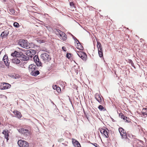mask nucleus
Segmentation results:
<instances>
[{
	"instance_id": "obj_1",
	"label": "nucleus",
	"mask_w": 147,
	"mask_h": 147,
	"mask_svg": "<svg viewBox=\"0 0 147 147\" xmlns=\"http://www.w3.org/2000/svg\"><path fill=\"white\" fill-rule=\"evenodd\" d=\"M40 57L42 61L45 63H47L51 60V56L46 53L42 54Z\"/></svg>"
},
{
	"instance_id": "obj_2",
	"label": "nucleus",
	"mask_w": 147,
	"mask_h": 147,
	"mask_svg": "<svg viewBox=\"0 0 147 147\" xmlns=\"http://www.w3.org/2000/svg\"><path fill=\"white\" fill-rule=\"evenodd\" d=\"M18 44L22 47L26 49H29V42L26 40L20 39L18 41Z\"/></svg>"
},
{
	"instance_id": "obj_3",
	"label": "nucleus",
	"mask_w": 147,
	"mask_h": 147,
	"mask_svg": "<svg viewBox=\"0 0 147 147\" xmlns=\"http://www.w3.org/2000/svg\"><path fill=\"white\" fill-rule=\"evenodd\" d=\"M18 144L20 147H28L29 146V143L27 141L21 140L18 141Z\"/></svg>"
},
{
	"instance_id": "obj_4",
	"label": "nucleus",
	"mask_w": 147,
	"mask_h": 147,
	"mask_svg": "<svg viewBox=\"0 0 147 147\" xmlns=\"http://www.w3.org/2000/svg\"><path fill=\"white\" fill-rule=\"evenodd\" d=\"M77 53L78 55L83 61H86V60L87 56L85 53L82 51H78Z\"/></svg>"
},
{
	"instance_id": "obj_5",
	"label": "nucleus",
	"mask_w": 147,
	"mask_h": 147,
	"mask_svg": "<svg viewBox=\"0 0 147 147\" xmlns=\"http://www.w3.org/2000/svg\"><path fill=\"white\" fill-rule=\"evenodd\" d=\"M97 46L98 49V55L99 57H103V55L101 45L100 42H97Z\"/></svg>"
},
{
	"instance_id": "obj_6",
	"label": "nucleus",
	"mask_w": 147,
	"mask_h": 147,
	"mask_svg": "<svg viewBox=\"0 0 147 147\" xmlns=\"http://www.w3.org/2000/svg\"><path fill=\"white\" fill-rule=\"evenodd\" d=\"M18 130L19 133L24 134V135L25 136H28L30 134V131L28 129L24 128H21L18 129Z\"/></svg>"
},
{
	"instance_id": "obj_7",
	"label": "nucleus",
	"mask_w": 147,
	"mask_h": 147,
	"mask_svg": "<svg viewBox=\"0 0 147 147\" xmlns=\"http://www.w3.org/2000/svg\"><path fill=\"white\" fill-rule=\"evenodd\" d=\"M35 50L33 49H30L28 50L26 52L27 55L29 57L32 58L36 53Z\"/></svg>"
},
{
	"instance_id": "obj_8",
	"label": "nucleus",
	"mask_w": 147,
	"mask_h": 147,
	"mask_svg": "<svg viewBox=\"0 0 147 147\" xmlns=\"http://www.w3.org/2000/svg\"><path fill=\"white\" fill-rule=\"evenodd\" d=\"M19 57L21 58V59L22 60L26 61L29 59V57L27 55H24L23 53L20 52V55H19Z\"/></svg>"
},
{
	"instance_id": "obj_9",
	"label": "nucleus",
	"mask_w": 147,
	"mask_h": 147,
	"mask_svg": "<svg viewBox=\"0 0 147 147\" xmlns=\"http://www.w3.org/2000/svg\"><path fill=\"white\" fill-rule=\"evenodd\" d=\"M59 34V35L60 38L63 40L66 39V36L65 34L63 32L59 30L58 31Z\"/></svg>"
},
{
	"instance_id": "obj_10",
	"label": "nucleus",
	"mask_w": 147,
	"mask_h": 147,
	"mask_svg": "<svg viewBox=\"0 0 147 147\" xmlns=\"http://www.w3.org/2000/svg\"><path fill=\"white\" fill-rule=\"evenodd\" d=\"M34 61L37 66H40L42 65V63L39 59L37 55H35L33 57Z\"/></svg>"
},
{
	"instance_id": "obj_11",
	"label": "nucleus",
	"mask_w": 147,
	"mask_h": 147,
	"mask_svg": "<svg viewBox=\"0 0 147 147\" xmlns=\"http://www.w3.org/2000/svg\"><path fill=\"white\" fill-rule=\"evenodd\" d=\"M119 132L120 133L121 136L123 138H125L126 137V134L125 131L122 127H120L119 129Z\"/></svg>"
},
{
	"instance_id": "obj_12",
	"label": "nucleus",
	"mask_w": 147,
	"mask_h": 147,
	"mask_svg": "<svg viewBox=\"0 0 147 147\" xmlns=\"http://www.w3.org/2000/svg\"><path fill=\"white\" fill-rule=\"evenodd\" d=\"M3 60L4 61L5 64L7 66H9V63L8 62V57L6 55L4 56Z\"/></svg>"
},
{
	"instance_id": "obj_13",
	"label": "nucleus",
	"mask_w": 147,
	"mask_h": 147,
	"mask_svg": "<svg viewBox=\"0 0 147 147\" xmlns=\"http://www.w3.org/2000/svg\"><path fill=\"white\" fill-rule=\"evenodd\" d=\"M9 33V31L8 30H5L2 32L1 34V36L2 37V39L5 38L7 36Z\"/></svg>"
},
{
	"instance_id": "obj_14",
	"label": "nucleus",
	"mask_w": 147,
	"mask_h": 147,
	"mask_svg": "<svg viewBox=\"0 0 147 147\" xmlns=\"http://www.w3.org/2000/svg\"><path fill=\"white\" fill-rule=\"evenodd\" d=\"M11 86V85L10 84L6 83H4L3 84V86H2L1 89L4 90L7 89L9 88Z\"/></svg>"
},
{
	"instance_id": "obj_15",
	"label": "nucleus",
	"mask_w": 147,
	"mask_h": 147,
	"mask_svg": "<svg viewBox=\"0 0 147 147\" xmlns=\"http://www.w3.org/2000/svg\"><path fill=\"white\" fill-rule=\"evenodd\" d=\"M29 71L31 72L32 71L36 69V66L34 64L30 65L29 66Z\"/></svg>"
},
{
	"instance_id": "obj_16",
	"label": "nucleus",
	"mask_w": 147,
	"mask_h": 147,
	"mask_svg": "<svg viewBox=\"0 0 147 147\" xmlns=\"http://www.w3.org/2000/svg\"><path fill=\"white\" fill-rule=\"evenodd\" d=\"M11 62L16 64H19L20 62V60L17 57H15L11 59Z\"/></svg>"
},
{
	"instance_id": "obj_17",
	"label": "nucleus",
	"mask_w": 147,
	"mask_h": 147,
	"mask_svg": "<svg viewBox=\"0 0 147 147\" xmlns=\"http://www.w3.org/2000/svg\"><path fill=\"white\" fill-rule=\"evenodd\" d=\"M40 72L39 71L36 69L34 71H32L31 72H30V74L34 76H36L38 75L39 74Z\"/></svg>"
},
{
	"instance_id": "obj_18",
	"label": "nucleus",
	"mask_w": 147,
	"mask_h": 147,
	"mask_svg": "<svg viewBox=\"0 0 147 147\" xmlns=\"http://www.w3.org/2000/svg\"><path fill=\"white\" fill-rule=\"evenodd\" d=\"M20 52H18L16 51H15L13 53H12L11 55L13 57V58L15 57H19V55H20Z\"/></svg>"
},
{
	"instance_id": "obj_19",
	"label": "nucleus",
	"mask_w": 147,
	"mask_h": 147,
	"mask_svg": "<svg viewBox=\"0 0 147 147\" xmlns=\"http://www.w3.org/2000/svg\"><path fill=\"white\" fill-rule=\"evenodd\" d=\"M14 114L17 116L18 118H20L22 117V115L20 112L17 111H15L13 112Z\"/></svg>"
},
{
	"instance_id": "obj_20",
	"label": "nucleus",
	"mask_w": 147,
	"mask_h": 147,
	"mask_svg": "<svg viewBox=\"0 0 147 147\" xmlns=\"http://www.w3.org/2000/svg\"><path fill=\"white\" fill-rule=\"evenodd\" d=\"M95 98L99 102H101V99L99 94L98 93H96L95 94Z\"/></svg>"
},
{
	"instance_id": "obj_21",
	"label": "nucleus",
	"mask_w": 147,
	"mask_h": 147,
	"mask_svg": "<svg viewBox=\"0 0 147 147\" xmlns=\"http://www.w3.org/2000/svg\"><path fill=\"white\" fill-rule=\"evenodd\" d=\"M2 133L4 134L5 138L6 139L7 141L8 140V137L9 136L8 132L5 130H4Z\"/></svg>"
},
{
	"instance_id": "obj_22",
	"label": "nucleus",
	"mask_w": 147,
	"mask_h": 147,
	"mask_svg": "<svg viewBox=\"0 0 147 147\" xmlns=\"http://www.w3.org/2000/svg\"><path fill=\"white\" fill-rule=\"evenodd\" d=\"M142 113L143 115H147V107L146 108H143Z\"/></svg>"
},
{
	"instance_id": "obj_23",
	"label": "nucleus",
	"mask_w": 147,
	"mask_h": 147,
	"mask_svg": "<svg viewBox=\"0 0 147 147\" xmlns=\"http://www.w3.org/2000/svg\"><path fill=\"white\" fill-rule=\"evenodd\" d=\"M77 46L79 47V49L81 50H83V47L82 45L80 42L77 43Z\"/></svg>"
},
{
	"instance_id": "obj_24",
	"label": "nucleus",
	"mask_w": 147,
	"mask_h": 147,
	"mask_svg": "<svg viewBox=\"0 0 147 147\" xmlns=\"http://www.w3.org/2000/svg\"><path fill=\"white\" fill-rule=\"evenodd\" d=\"M9 11L11 14L14 15L15 13V10L13 9H9Z\"/></svg>"
},
{
	"instance_id": "obj_25",
	"label": "nucleus",
	"mask_w": 147,
	"mask_h": 147,
	"mask_svg": "<svg viewBox=\"0 0 147 147\" xmlns=\"http://www.w3.org/2000/svg\"><path fill=\"white\" fill-rule=\"evenodd\" d=\"M29 47V49L30 48H34L35 45L34 44L32 43H29V45H28Z\"/></svg>"
},
{
	"instance_id": "obj_26",
	"label": "nucleus",
	"mask_w": 147,
	"mask_h": 147,
	"mask_svg": "<svg viewBox=\"0 0 147 147\" xmlns=\"http://www.w3.org/2000/svg\"><path fill=\"white\" fill-rule=\"evenodd\" d=\"M98 108L101 111L102 110L104 111L105 110V109L104 107H103L101 105H100L98 107Z\"/></svg>"
},
{
	"instance_id": "obj_27",
	"label": "nucleus",
	"mask_w": 147,
	"mask_h": 147,
	"mask_svg": "<svg viewBox=\"0 0 147 147\" xmlns=\"http://www.w3.org/2000/svg\"><path fill=\"white\" fill-rule=\"evenodd\" d=\"M119 117H120L121 119H123L124 120L125 119V118L126 117H125L123 115V114L122 113H121L119 114Z\"/></svg>"
},
{
	"instance_id": "obj_28",
	"label": "nucleus",
	"mask_w": 147,
	"mask_h": 147,
	"mask_svg": "<svg viewBox=\"0 0 147 147\" xmlns=\"http://www.w3.org/2000/svg\"><path fill=\"white\" fill-rule=\"evenodd\" d=\"M5 66L4 65L3 62L2 61H0V69L1 68H4Z\"/></svg>"
},
{
	"instance_id": "obj_29",
	"label": "nucleus",
	"mask_w": 147,
	"mask_h": 147,
	"mask_svg": "<svg viewBox=\"0 0 147 147\" xmlns=\"http://www.w3.org/2000/svg\"><path fill=\"white\" fill-rule=\"evenodd\" d=\"M104 132V135L105 136L106 138H108L109 137V136L108 134V132L105 129V132Z\"/></svg>"
},
{
	"instance_id": "obj_30",
	"label": "nucleus",
	"mask_w": 147,
	"mask_h": 147,
	"mask_svg": "<svg viewBox=\"0 0 147 147\" xmlns=\"http://www.w3.org/2000/svg\"><path fill=\"white\" fill-rule=\"evenodd\" d=\"M13 25L14 27L16 28H18L19 26V24L16 22L14 23Z\"/></svg>"
},
{
	"instance_id": "obj_31",
	"label": "nucleus",
	"mask_w": 147,
	"mask_h": 147,
	"mask_svg": "<svg viewBox=\"0 0 147 147\" xmlns=\"http://www.w3.org/2000/svg\"><path fill=\"white\" fill-rule=\"evenodd\" d=\"M105 129L101 128L100 129V131L102 134H104V132H105Z\"/></svg>"
},
{
	"instance_id": "obj_32",
	"label": "nucleus",
	"mask_w": 147,
	"mask_h": 147,
	"mask_svg": "<svg viewBox=\"0 0 147 147\" xmlns=\"http://www.w3.org/2000/svg\"><path fill=\"white\" fill-rule=\"evenodd\" d=\"M75 143L76 144L77 146L78 147H80V145L78 141H76Z\"/></svg>"
},
{
	"instance_id": "obj_33",
	"label": "nucleus",
	"mask_w": 147,
	"mask_h": 147,
	"mask_svg": "<svg viewBox=\"0 0 147 147\" xmlns=\"http://www.w3.org/2000/svg\"><path fill=\"white\" fill-rule=\"evenodd\" d=\"M72 36H73V38L74 39L75 41L76 42H78V43H79L80 42L78 40L75 36H74L72 35Z\"/></svg>"
},
{
	"instance_id": "obj_34",
	"label": "nucleus",
	"mask_w": 147,
	"mask_h": 147,
	"mask_svg": "<svg viewBox=\"0 0 147 147\" xmlns=\"http://www.w3.org/2000/svg\"><path fill=\"white\" fill-rule=\"evenodd\" d=\"M56 90L58 93H59L61 91V88L59 87H57Z\"/></svg>"
},
{
	"instance_id": "obj_35",
	"label": "nucleus",
	"mask_w": 147,
	"mask_h": 147,
	"mask_svg": "<svg viewBox=\"0 0 147 147\" xmlns=\"http://www.w3.org/2000/svg\"><path fill=\"white\" fill-rule=\"evenodd\" d=\"M71 54L69 53H67L66 54V57L68 58H69L71 57Z\"/></svg>"
},
{
	"instance_id": "obj_36",
	"label": "nucleus",
	"mask_w": 147,
	"mask_h": 147,
	"mask_svg": "<svg viewBox=\"0 0 147 147\" xmlns=\"http://www.w3.org/2000/svg\"><path fill=\"white\" fill-rule=\"evenodd\" d=\"M9 76H10V77H11V78H16L15 77V76L14 75H12L11 74H9L8 75Z\"/></svg>"
},
{
	"instance_id": "obj_37",
	"label": "nucleus",
	"mask_w": 147,
	"mask_h": 147,
	"mask_svg": "<svg viewBox=\"0 0 147 147\" xmlns=\"http://www.w3.org/2000/svg\"><path fill=\"white\" fill-rule=\"evenodd\" d=\"M70 5L72 7H74V4L72 2H70L69 3Z\"/></svg>"
},
{
	"instance_id": "obj_38",
	"label": "nucleus",
	"mask_w": 147,
	"mask_h": 147,
	"mask_svg": "<svg viewBox=\"0 0 147 147\" xmlns=\"http://www.w3.org/2000/svg\"><path fill=\"white\" fill-rule=\"evenodd\" d=\"M57 86L56 85H53V89H54V90H56V89L57 88Z\"/></svg>"
},
{
	"instance_id": "obj_39",
	"label": "nucleus",
	"mask_w": 147,
	"mask_h": 147,
	"mask_svg": "<svg viewBox=\"0 0 147 147\" xmlns=\"http://www.w3.org/2000/svg\"><path fill=\"white\" fill-rule=\"evenodd\" d=\"M62 49H63V51H66V48L65 47H62Z\"/></svg>"
},
{
	"instance_id": "obj_40",
	"label": "nucleus",
	"mask_w": 147,
	"mask_h": 147,
	"mask_svg": "<svg viewBox=\"0 0 147 147\" xmlns=\"http://www.w3.org/2000/svg\"><path fill=\"white\" fill-rule=\"evenodd\" d=\"M94 146L96 147H98L97 146H98V145L96 143H94L93 144H92Z\"/></svg>"
},
{
	"instance_id": "obj_41",
	"label": "nucleus",
	"mask_w": 147,
	"mask_h": 147,
	"mask_svg": "<svg viewBox=\"0 0 147 147\" xmlns=\"http://www.w3.org/2000/svg\"><path fill=\"white\" fill-rule=\"evenodd\" d=\"M128 119H129L127 117H126L125 120H126V121L127 122H129V120H128Z\"/></svg>"
},
{
	"instance_id": "obj_42",
	"label": "nucleus",
	"mask_w": 147,
	"mask_h": 147,
	"mask_svg": "<svg viewBox=\"0 0 147 147\" xmlns=\"http://www.w3.org/2000/svg\"><path fill=\"white\" fill-rule=\"evenodd\" d=\"M138 141H139L141 143H143V142L142 141L138 140Z\"/></svg>"
},
{
	"instance_id": "obj_43",
	"label": "nucleus",
	"mask_w": 147,
	"mask_h": 147,
	"mask_svg": "<svg viewBox=\"0 0 147 147\" xmlns=\"http://www.w3.org/2000/svg\"><path fill=\"white\" fill-rule=\"evenodd\" d=\"M84 114H86V117L88 119V117H87V115H86V113H85L84 112Z\"/></svg>"
},
{
	"instance_id": "obj_44",
	"label": "nucleus",
	"mask_w": 147,
	"mask_h": 147,
	"mask_svg": "<svg viewBox=\"0 0 147 147\" xmlns=\"http://www.w3.org/2000/svg\"><path fill=\"white\" fill-rule=\"evenodd\" d=\"M51 103H52V104H53V105H54L56 106V105L54 104V103L53 102H52V101H51Z\"/></svg>"
}]
</instances>
